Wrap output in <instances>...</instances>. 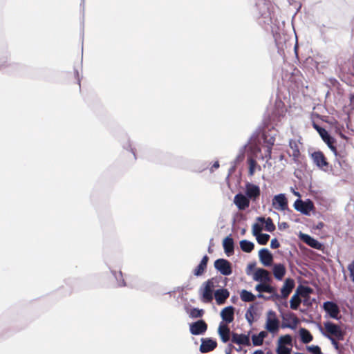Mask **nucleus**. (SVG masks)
Here are the masks:
<instances>
[{"instance_id":"obj_1","label":"nucleus","mask_w":354,"mask_h":354,"mask_svg":"<svg viewBox=\"0 0 354 354\" xmlns=\"http://www.w3.org/2000/svg\"><path fill=\"white\" fill-rule=\"evenodd\" d=\"M273 133H276V131L274 130V127L271 126L270 118L268 116V118H264L261 125L259 126L256 129L247 142H249V144H251L253 140L257 139L260 136L263 140L264 134L266 137L269 138L270 136L268 134Z\"/></svg>"},{"instance_id":"obj_2","label":"nucleus","mask_w":354,"mask_h":354,"mask_svg":"<svg viewBox=\"0 0 354 354\" xmlns=\"http://www.w3.org/2000/svg\"><path fill=\"white\" fill-rule=\"evenodd\" d=\"M255 17L258 19L259 25L269 24L271 22L269 4L263 0H260L255 6Z\"/></svg>"},{"instance_id":"obj_3","label":"nucleus","mask_w":354,"mask_h":354,"mask_svg":"<svg viewBox=\"0 0 354 354\" xmlns=\"http://www.w3.org/2000/svg\"><path fill=\"white\" fill-rule=\"evenodd\" d=\"M216 278L212 277L205 281L199 288V295L201 300L204 303H210L214 295V283L216 282Z\"/></svg>"},{"instance_id":"obj_4","label":"nucleus","mask_w":354,"mask_h":354,"mask_svg":"<svg viewBox=\"0 0 354 354\" xmlns=\"http://www.w3.org/2000/svg\"><path fill=\"white\" fill-rule=\"evenodd\" d=\"M10 53L7 46L0 47V70L8 68V72L19 71L22 68V66L19 63L10 62Z\"/></svg>"},{"instance_id":"obj_5","label":"nucleus","mask_w":354,"mask_h":354,"mask_svg":"<svg viewBox=\"0 0 354 354\" xmlns=\"http://www.w3.org/2000/svg\"><path fill=\"white\" fill-rule=\"evenodd\" d=\"M278 310L280 313V316L282 319L281 328H288L291 330H295L299 322L295 315L290 311L285 313L279 306H278Z\"/></svg>"},{"instance_id":"obj_6","label":"nucleus","mask_w":354,"mask_h":354,"mask_svg":"<svg viewBox=\"0 0 354 354\" xmlns=\"http://www.w3.org/2000/svg\"><path fill=\"white\" fill-rule=\"evenodd\" d=\"M293 207L295 210L305 216H310V212L315 210L314 203L310 198H307L305 201L297 198L295 200Z\"/></svg>"},{"instance_id":"obj_7","label":"nucleus","mask_w":354,"mask_h":354,"mask_svg":"<svg viewBox=\"0 0 354 354\" xmlns=\"http://www.w3.org/2000/svg\"><path fill=\"white\" fill-rule=\"evenodd\" d=\"M272 205L275 209L286 211L288 215L293 214V212L288 207V199L283 193L274 196L272 200Z\"/></svg>"},{"instance_id":"obj_8","label":"nucleus","mask_w":354,"mask_h":354,"mask_svg":"<svg viewBox=\"0 0 354 354\" xmlns=\"http://www.w3.org/2000/svg\"><path fill=\"white\" fill-rule=\"evenodd\" d=\"M279 321L277 317L276 313L272 310H269L267 312V317L265 325L266 330L272 334L278 332L279 328Z\"/></svg>"},{"instance_id":"obj_9","label":"nucleus","mask_w":354,"mask_h":354,"mask_svg":"<svg viewBox=\"0 0 354 354\" xmlns=\"http://www.w3.org/2000/svg\"><path fill=\"white\" fill-rule=\"evenodd\" d=\"M176 158L172 154L162 151H154L150 156L151 160L153 162L169 165H174V160Z\"/></svg>"},{"instance_id":"obj_10","label":"nucleus","mask_w":354,"mask_h":354,"mask_svg":"<svg viewBox=\"0 0 354 354\" xmlns=\"http://www.w3.org/2000/svg\"><path fill=\"white\" fill-rule=\"evenodd\" d=\"M214 266L223 276H230L232 273V263L225 259H217L214 263Z\"/></svg>"},{"instance_id":"obj_11","label":"nucleus","mask_w":354,"mask_h":354,"mask_svg":"<svg viewBox=\"0 0 354 354\" xmlns=\"http://www.w3.org/2000/svg\"><path fill=\"white\" fill-rule=\"evenodd\" d=\"M244 194L250 201L256 203L261 194L260 187L252 183L247 182L245 185Z\"/></svg>"},{"instance_id":"obj_12","label":"nucleus","mask_w":354,"mask_h":354,"mask_svg":"<svg viewBox=\"0 0 354 354\" xmlns=\"http://www.w3.org/2000/svg\"><path fill=\"white\" fill-rule=\"evenodd\" d=\"M207 324L203 319L189 324V333L193 335H203L207 330Z\"/></svg>"},{"instance_id":"obj_13","label":"nucleus","mask_w":354,"mask_h":354,"mask_svg":"<svg viewBox=\"0 0 354 354\" xmlns=\"http://www.w3.org/2000/svg\"><path fill=\"white\" fill-rule=\"evenodd\" d=\"M298 237L300 241L314 249L322 250L324 248L323 243L308 234L299 232Z\"/></svg>"},{"instance_id":"obj_14","label":"nucleus","mask_w":354,"mask_h":354,"mask_svg":"<svg viewBox=\"0 0 354 354\" xmlns=\"http://www.w3.org/2000/svg\"><path fill=\"white\" fill-rule=\"evenodd\" d=\"M217 342L212 337H203L201 339L199 351L201 353H207L214 351L217 347Z\"/></svg>"},{"instance_id":"obj_15","label":"nucleus","mask_w":354,"mask_h":354,"mask_svg":"<svg viewBox=\"0 0 354 354\" xmlns=\"http://www.w3.org/2000/svg\"><path fill=\"white\" fill-rule=\"evenodd\" d=\"M312 125L317 131L323 141L327 145L328 147L332 151V136L326 130L325 128L322 127L315 121H313Z\"/></svg>"},{"instance_id":"obj_16","label":"nucleus","mask_w":354,"mask_h":354,"mask_svg":"<svg viewBox=\"0 0 354 354\" xmlns=\"http://www.w3.org/2000/svg\"><path fill=\"white\" fill-rule=\"evenodd\" d=\"M259 259L261 263L265 267L272 266L274 259L272 253L266 248H263L259 251Z\"/></svg>"},{"instance_id":"obj_17","label":"nucleus","mask_w":354,"mask_h":354,"mask_svg":"<svg viewBox=\"0 0 354 354\" xmlns=\"http://www.w3.org/2000/svg\"><path fill=\"white\" fill-rule=\"evenodd\" d=\"M236 308L233 306H227L223 308L221 313L220 316L222 319V322L225 324H229L232 323L234 319V312Z\"/></svg>"},{"instance_id":"obj_18","label":"nucleus","mask_w":354,"mask_h":354,"mask_svg":"<svg viewBox=\"0 0 354 354\" xmlns=\"http://www.w3.org/2000/svg\"><path fill=\"white\" fill-rule=\"evenodd\" d=\"M253 280L257 282L268 283L272 281V277L268 271L263 268H259L252 276Z\"/></svg>"},{"instance_id":"obj_19","label":"nucleus","mask_w":354,"mask_h":354,"mask_svg":"<svg viewBox=\"0 0 354 354\" xmlns=\"http://www.w3.org/2000/svg\"><path fill=\"white\" fill-rule=\"evenodd\" d=\"M234 203L239 210H245L249 207L250 201L245 194L239 192L234 197Z\"/></svg>"},{"instance_id":"obj_20","label":"nucleus","mask_w":354,"mask_h":354,"mask_svg":"<svg viewBox=\"0 0 354 354\" xmlns=\"http://www.w3.org/2000/svg\"><path fill=\"white\" fill-rule=\"evenodd\" d=\"M311 158L314 164L321 169H324V167H327L328 165V162L324 153L321 151H316L312 153Z\"/></svg>"},{"instance_id":"obj_21","label":"nucleus","mask_w":354,"mask_h":354,"mask_svg":"<svg viewBox=\"0 0 354 354\" xmlns=\"http://www.w3.org/2000/svg\"><path fill=\"white\" fill-rule=\"evenodd\" d=\"M251 331H249L248 334H238L236 333H232V342L238 344L243 345L246 346H250V335Z\"/></svg>"},{"instance_id":"obj_22","label":"nucleus","mask_w":354,"mask_h":354,"mask_svg":"<svg viewBox=\"0 0 354 354\" xmlns=\"http://www.w3.org/2000/svg\"><path fill=\"white\" fill-rule=\"evenodd\" d=\"M230 295V291L223 287L215 290L214 296L217 305L224 304Z\"/></svg>"},{"instance_id":"obj_23","label":"nucleus","mask_w":354,"mask_h":354,"mask_svg":"<svg viewBox=\"0 0 354 354\" xmlns=\"http://www.w3.org/2000/svg\"><path fill=\"white\" fill-rule=\"evenodd\" d=\"M259 227V224L255 223L252 227V233L256 237L257 241L259 245H266L270 239V235L266 233L257 232V227Z\"/></svg>"},{"instance_id":"obj_24","label":"nucleus","mask_w":354,"mask_h":354,"mask_svg":"<svg viewBox=\"0 0 354 354\" xmlns=\"http://www.w3.org/2000/svg\"><path fill=\"white\" fill-rule=\"evenodd\" d=\"M277 133L268 134L269 138L263 136V143L266 145V149L265 151V158L270 160L272 158V146L274 145L275 136Z\"/></svg>"},{"instance_id":"obj_25","label":"nucleus","mask_w":354,"mask_h":354,"mask_svg":"<svg viewBox=\"0 0 354 354\" xmlns=\"http://www.w3.org/2000/svg\"><path fill=\"white\" fill-rule=\"evenodd\" d=\"M209 259V258L207 254L203 257L198 266L193 270V274L195 277H201L205 272Z\"/></svg>"},{"instance_id":"obj_26","label":"nucleus","mask_w":354,"mask_h":354,"mask_svg":"<svg viewBox=\"0 0 354 354\" xmlns=\"http://www.w3.org/2000/svg\"><path fill=\"white\" fill-rule=\"evenodd\" d=\"M295 286V280L292 278H286L281 288V294L283 299H286L291 293Z\"/></svg>"},{"instance_id":"obj_27","label":"nucleus","mask_w":354,"mask_h":354,"mask_svg":"<svg viewBox=\"0 0 354 354\" xmlns=\"http://www.w3.org/2000/svg\"><path fill=\"white\" fill-rule=\"evenodd\" d=\"M223 247L227 257L232 256L234 252V241L232 234H229L223 240Z\"/></svg>"},{"instance_id":"obj_28","label":"nucleus","mask_w":354,"mask_h":354,"mask_svg":"<svg viewBox=\"0 0 354 354\" xmlns=\"http://www.w3.org/2000/svg\"><path fill=\"white\" fill-rule=\"evenodd\" d=\"M217 332L221 342L223 343H227L230 340V335L232 333L227 325L223 322H220Z\"/></svg>"},{"instance_id":"obj_29","label":"nucleus","mask_w":354,"mask_h":354,"mask_svg":"<svg viewBox=\"0 0 354 354\" xmlns=\"http://www.w3.org/2000/svg\"><path fill=\"white\" fill-rule=\"evenodd\" d=\"M272 266L274 277L278 281H282L286 274V266L281 263H274Z\"/></svg>"},{"instance_id":"obj_30","label":"nucleus","mask_w":354,"mask_h":354,"mask_svg":"<svg viewBox=\"0 0 354 354\" xmlns=\"http://www.w3.org/2000/svg\"><path fill=\"white\" fill-rule=\"evenodd\" d=\"M345 335V331L342 328L341 326L333 324V346L339 350L338 343L335 339L337 340H343Z\"/></svg>"},{"instance_id":"obj_31","label":"nucleus","mask_w":354,"mask_h":354,"mask_svg":"<svg viewBox=\"0 0 354 354\" xmlns=\"http://www.w3.org/2000/svg\"><path fill=\"white\" fill-rule=\"evenodd\" d=\"M257 304L258 302L251 304L245 313V317L250 326H252L254 322V316L257 313Z\"/></svg>"},{"instance_id":"obj_32","label":"nucleus","mask_w":354,"mask_h":354,"mask_svg":"<svg viewBox=\"0 0 354 354\" xmlns=\"http://www.w3.org/2000/svg\"><path fill=\"white\" fill-rule=\"evenodd\" d=\"M268 336L267 331L261 330L258 334H253L252 335V342L254 346H261L263 340Z\"/></svg>"},{"instance_id":"obj_33","label":"nucleus","mask_w":354,"mask_h":354,"mask_svg":"<svg viewBox=\"0 0 354 354\" xmlns=\"http://www.w3.org/2000/svg\"><path fill=\"white\" fill-rule=\"evenodd\" d=\"M300 341L304 344H308L313 341V337L310 331L305 328H300L299 330Z\"/></svg>"},{"instance_id":"obj_34","label":"nucleus","mask_w":354,"mask_h":354,"mask_svg":"<svg viewBox=\"0 0 354 354\" xmlns=\"http://www.w3.org/2000/svg\"><path fill=\"white\" fill-rule=\"evenodd\" d=\"M111 273L116 281L118 287H126L127 283L123 277V273L121 270L117 272L115 270H111L110 267H109Z\"/></svg>"},{"instance_id":"obj_35","label":"nucleus","mask_w":354,"mask_h":354,"mask_svg":"<svg viewBox=\"0 0 354 354\" xmlns=\"http://www.w3.org/2000/svg\"><path fill=\"white\" fill-rule=\"evenodd\" d=\"M257 221L260 223H265V230L267 232H272L276 229L275 225L270 217L265 218L263 216H259L257 218Z\"/></svg>"},{"instance_id":"obj_36","label":"nucleus","mask_w":354,"mask_h":354,"mask_svg":"<svg viewBox=\"0 0 354 354\" xmlns=\"http://www.w3.org/2000/svg\"><path fill=\"white\" fill-rule=\"evenodd\" d=\"M239 245L241 250L246 253H250L254 249V243L247 239L240 241Z\"/></svg>"},{"instance_id":"obj_37","label":"nucleus","mask_w":354,"mask_h":354,"mask_svg":"<svg viewBox=\"0 0 354 354\" xmlns=\"http://www.w3.org/2000/svg\"><path fill=\"white\" fill-rule=\"evenodd\" d=\"M324 328L326 331L323 330L320 325H318L319 328L322 333V335L326 337L328 339L332 342V321H327L324 324Z\"/></svg>"},{"instance_id":"obj_38","label":"nucleus","mask_w":354,"mask_h":354,"mask_svg":"<svg viewBox=\"0 0 354 354\" xmlns=\"http://www.w3.org/2000/svg\"><path fill=\"white\" fill-rule=\"evenodd\" d=\"M240 298L244 302H249L254 301L256 299V295L251 291L243 289L240 292Z\"/></svg>"},{"instance_id":"obj_39","label":"nucleus","mask_w":354,"mask_h":354,"mask_svg":"<svg viewBox=\"0 0 354 354\" xmlns=\"http://www.w3.org/2000/svg\"><path fill=\"white\" fill-rule=\"evenodd\" d=\"M313 291V289L308 286L299 285L295 292L297 293V295H301L304 297L308 296V295Z\"/></svg>"},{"instance_id":"obj_40","label":"nucleus","mask_w":354,"mask_h":354,"mask_svg":"<svg viewBox=\"0 0 354 354\" xmlns=\"http://www.w3.org/2000/svg\"><path fill=\"white\" fill-rule=\"evenodd\" d=\"M301 302V299L299 298L297 293H294L290 300V308L292 310H297L299 309Z\"/></svg>"},{"instance_id":"obj_41","label":"nucleus","mask_w":354,"mask_h":354,"mask_svg":"<svg viewBox=\"0 0 354 354\" xmlns=\"http://www.w3.org/2000/svg\"><path fill=\"white\" fill-rule=\"evenodd\" d=\"M281 344L287 346H292V337L290 334H286L279 337L278 339V345Z\"/></svg>"},{"instance_id":"obj_42","label":"nucleus","mask_w":354,"mask_h":354,"mask_svg":"<svg viewBox=\"0 0 354 354\" xmlns=\"http://www.w3.org/2000/svg\"><path fill=\"white\" fill-rule=\"evenodd\" d=\"M247 161H248V164L249 165L248 175L250 176H252L254 174V172H255L257 167L258 166V164H257V161L251 157H248Z\"/></svg>"},{"instance_id":"obj_43","label":"nucleus","mask_w":354,"mask_h":354,"mask_svg":"<svg viewBox=\"0 0 354 354\" xmlns=\"http://www.w3.org/2000/svg\"><path fill=\"white\" fill-rule=\"evenodd\" d=\"M204 310L194 307L190 310L189 317L193 319L201 318L204 315Z\"/></svg>"},{"instance_id":"obj_44","label":"nucleus","mask_w":354,"mask_h":354,"mask_svg":"<svg viewBox=\"0 0 354 354\" xmlns=\"http://www.w3.org/2000/svg\"><path fill=\"white\" fill-rule=\"evenodd\" d=\"M323 308L326 312V317L332 318V299L325 301L323 304Z\"/></svg>"},{"instance_id":"obj_45","label":"nucleus","mask_w":354,"mask_h":354,"mask_svg":"<svg viewBox=\"0 0 354 354\" xmlns=\"http://www.w3.org/2000/svg\"><path fill=\"white\" fill-rule=\"evenodd\" d=\"M330 27H326V26L324 24L320 27V33H321V35H322L323 39L325 41V42H326L327 41H328L330 39V38L328 35V32H330Z\"/></svg>"},{"instance_id":"obj_46","label":"nucleus","mask_w":354,"mask_h":354,"mask_svg":"<svg viewBox=\"0 0 354 354\" xmlns=\"http://www.w3.org/2000/svg\"><path fill=\"white\" fill-rule=\"evenodd\" d=\"M306 349L312 354H322L321 348L317 345L307 346Z\"/></svg>"},{"instance_id":"obj_47","label":"nucleus","mask_w":354,"mask_h":354,"mask_svg":"<svg viewBox=\"0 0 354 354\" xmlns=\"http://www.w3.org/2000/svg\"><path fill=\"white\" fill-rule=\"evenodd\" d=\"M276 352L277 354H291V348L282 345H278Z\"/></svg>"},{"instance_id":"obj_48","label":"nucleus","mask_w":354,"mask_h":354,"mask_svg":"<svg viewBox=\"0 0 354 354\" xmlns=\"http://www.w3.org/2000/svg\"><path fill=\"white\" fill-rule=\"evenodd\" d=\"M301 302L304 306L309 308L312 307L313 303H316V299L315 298H310V297L307 296L303 300H301Z\"/></svg>"},{"instance_id":"obj_49","label":"nucleus","mask_w":354,"mask_h":354,"mask_svg":"<svg viewBox=\"0 0 354 354\" xmlns=\"http://www.w3.org/2000/svg\"><path fill=\"white\" fill-rule=\"evenodd\" d=\"M123 148L127 151H131L134 156V159H136L135 149L132 147V145L129 140H128L127 142L123 145Z\"/></svg>"},{"instance_id":"obj_50","label":"nucleus","mask_w":354,"mask_h":354,"mask_svg":"<svg viewBox=\"0 0 354 354\" xmlns=\"http://www.w3.org/2000/svg\"><path fill=\"white\" fill-rule=\"evenodd\" d=\"M268 300L272 301H279L281 299H283L281 296V294H279L277 290L272 293L270 296L268 297Z\"/></svg>"},{"instance_id":"obj_51","label":"nucleus","mask_w":354,"mask_h":354,"mask_svg":"<svg viewBox=\"0 0 354 354\" xmlns=\"http://www.w3.org/2000/svg\"><path fill=\"white\" fill-rule=\"evenodd\" d=\"M266 284V283L259 282V283L256 285L255 290L259 292H265Z\"/></svg>"},{"instance_id":"obj_52","label":"nucleus","mask_w":354,"mask_h":354,"mask_svg":"<svg viewBox=\"0 0 354 354\" xmlns=\"http://www.w3.org/2000/svg\"><path fill=\"white\" fill-rule=\"evenodd\" d=\"M256 265H257V263L254 261L251 262L248 264L247 268H246V274L248 275H250L251 274V272L255 269Z\"/></svg>"},{"instance_id":"obj_53","label":"nucleus","mask_w":354,"mask_h":354,"mask_svg":"<svg viewBox=\"0 0 354 354\" xmlns=\"http://www.w3.org/2000/svg\"><path fill=\"white\" fill-rule=\"evenodd\" d=\"M290 147L293 149V157L294 158H298L299 156L300 155V152H299V150L298 149V147L297 145V144H294V146L292 145V143L290 142Z\"/></svg>"},{"instance_id":"obj_54","label":"nucleus","mask_w":354,"mask_h":354,"mask_svg":"<svg viewBox=\"0 0 354 354\" xmlns=\"http://www.w3.org/2000/svg\"><path fill=\"white\" fill-rule=\"evenodd\" d=\"M348 270L350 272V277L354 282V261H352L348 266Z\"/></svg>"},{"instance_id":"obj_55","label":"nucleus","mask_w":354,"mask_h":354,"mask_svg":"<svg viewBox=\"0 0 354 354\" xmlns=\"http://www.w3.org/2000/svg\"><path fill=\"white\" fill-rule=\"evenodd\" d=\"M250 145V144L247 142L244 145H243L239 149V155L245 157L246 149L249 147Z\"/></svg>"},{"instance_id":"obj_56","label":"nucleus","mask_w":354,"mask_h":354,"mask_svg":"<svg viewBox=\"0 0 354 354\" xmlns=\"http://www.w3.org/2000/svg\"><path fill=\"white\" fill-rule=\"evenodd\" d=\"M280 246V243L277 238H274L271 240L270 248L272 249L278 248Z\"/></svg>"},{"instance_id":"obj_57","label":"nucleus","mask_w":354,"mask_h":354,"mask_svg":"<svg viewBox=\"0 0 354 354\" xmlns=\"http://www.w3.org/2000/svg\"><path fill=\"white\" fill-rule=\"evenodd\" d=\"M339 313V310L338 306L333 303V319H338V315Z\"/></svg>"},{"instance_id":"obj_58","label":"nucleus","mask_w":354,"mask_h":354,"mask_svg":"<svg viewBox=\"0 0 354 354\" xmlns=\"http://www.w3.org/2000/svg\"><path fill=\"white\" fill-rule=\"evenodd\" d=\"M276 291V288L270 284H266L265 292L272 294Z\"/></svg>"},{"instance_id":"obj_59","label":"nucleus","mask_w":354,"mask_h":354,"mask_svg":"<svg viewBox=\"0 0 354 354\" xmlns=\"http://www.w3.org/2000/svg\"><path fill=\"white\" fill-rule=\"evenodd\" d=\"M234 348H236V347L232 344H228L225 350V354H232V350Z\"/></svg>"},{"instance_id":"obj_60","label":"nucleus","mask_w":354,"mask_h":354,"mask_svg":"<svg viewBox=\"0 0 354 354\" xmlns=\"http://www.w3.org/2000/svg\"><path fill=\"white\" fill-rule=\"evenodd\" d=\"M289 227V225L286 222L278 223V229L283 230Z\"/></svg>"},{"instance_id":"obj_61","label":"nucleus","mask_w":354,"mask_h":354,"mask_svg":"<svg viewBox=\"0 0 354 354\" xmlns=\"http://www.w3.org/2000/svg\"><path fill=\"white\" fill-rule=\"evenodd\" d=\"M244 158L245 157L238 154L234 160L232 162V164H234L237 166L238 164H239L244 160Z\"/></svg>"},{"instance_id":"obj_62","label":"nucleus","mask_w":354,"mask_h":354,"mask_svg":"<svg viewBox=\"0 0 354 354\" xmlns=\"http://www.w3.org/2000/svg\"><path fill=\"white\" fill-rule=\"evenodd\" d=\"M236 165L234 164H232V166L230 167V169L228 170V174L226 178L227 180H228L230 176L232 175L234 172V171L236 170Z\"/></svg>"},{"instance_id":"obj_63","label":"nucleus","mask_w":354,"mask_h":354,"mask_svg":"<svg viewBox=\"0 0 354 354\" xmlns=\"http://www.w3.org/2000/svg\"><path fill=\"white\" fill-rule=\"evenodd\" d=\"M74 73H75V77L77 80V83L80 86V82H81V80H80V74H79L78 71L77 69H75Z\"/></svg>"},{"instance_id":"obj_64","label":"nucleus","mask_w":354,"mask_h":354,"mask_svg":"<svg viewBox=\"0 0 354 354\" xmlns=\"http://www.w3.org/2000/svg\"><path fill=\"white\" fill-rule=\"evenodd\" d=\"M220 165H219V162L218 161H215L212 167L210 168V172H213L214 171V169H218Z\"/></svg>"}]
</instances>
